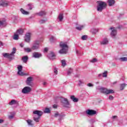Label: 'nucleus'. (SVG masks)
<instances>
[{"label": "nucleus", "instance_id": "obj_1", "mask_svg": "<svg viewBox=\"0 0 127 127\" xmlns=\"http://www.w3.org/2000/svg\"><path fill=\"white\" fill-rule=\"evenodd\" d=\"M43 115V112L39 110H35L33 112V120L36 123H39V119Z\"/></svg>", "mask_w": 127, "mask_h": 127}, {"label": "nucleus", "instance_id": "obj_2", "mask_svg": "<svg viewBox=\"0 0 127 127\" xmlns=\"http://www.w3.org/2000/svg\"><path fill=\"white\" fill-rule=\"evenodd\" d=\"M107 8V3L103 1H97V10L99 12H102L104 9Z\"/></svg>", "mask_w": 127, "mask_h": 127}, {"label": "nucleus", "instance_id": "obj_3", "mask_svg": "<svg viewBox=\"0 0 127 127\" xmlns=\"http://www.w3.org/2000/svg\"><path fill=\"white\" fill-rule=\"evenodd\" d=\"M60 46L62 49L59 51V53L60 54H66L68 48L67 43L61 42L60 44Z\"/></svg>", "mask_w": 127, "mask_h": 127}, {"label": "nucleus", "instance_id": "obj_4", "mask_svg": "<svg viewBox=\"0 0 127 127\" xmlns=\"http://www.w3.org/2000/svg\"><path fill=\"white\" fill-rule=\"evenodd\" d=\"M101 92L103 94L109 95V94H114V91L112 89H108L105 87H101L100 89Z\"/></svg>", "mask_w": 127, "mask_h": 127}, {"label": "nucleus", "instance_id": "obj_5", "mask_svg": "<svg viewBox=\"0 0 127 127\" xmlns=\"http://www.w3.org/2000/svg\"><path fill=\"white\" fill-rule=\"evenodd\" d=\"M40 47V42L39 41H35L31 47L32 50H37L39 49Z\"/></svg>", "mask_w": 127, "mask_h": 127}, {"label": "nucleus", "instance_id": "obj_6", "mask_svg": "<svg viewBox=\"0 0 127 127\" xmlns=\"http://www.w3.org/2000/svg\"><path fill=\"white\" fill-rule=\"evenodd\" d=\"M61 102L64 107H65V108H71L70 103H69V101H68V99L63 98L61 99Z\"/></svg>", "mask_w": 127, "mask_h": 127}, {"label": "nucleus", "instance_id": "obj_7", "mask_svg": "<svg viewBox=\"0 0 127 127\" xmlns=\"http://www.w3.org/2000/svg\"><path fill=\"white\" fill-rule=\"evenodd\" d=\"M32 91V88L29 86H25L22 90V93L23 94H29L30 92Z\"/></svg>", "mask_w": 127, "mask_h": 127}, {"label": "nucleus", "instance_id": "obj_8", "mask_svg": "<svg viewBox=\"0 0 127 127\" xmlns=\"http://www.w3.org/2000/svg\"><path fill=\"white\" fill-rule=\"evenodd\" d=\"M33 77H28L27 78V80L26 81V84L28 85V86H30V87H32L33 85Z\"/></svg>", "mask_w": 127, "mask_h": 127}, {"label": "nucleus", "instance_id": "obj_9", "mask_svg": "<svg viewBox=\"0 0 127 127\" xmlns=\"http://www.w3.org/2000/svg\"><path fill=\"white\" fill-rule=\"evenodd\" d=\"M16 51V49L15 48H13L12 49V52L11 53L9 54L8 56V59H10V60H12L14 58V54H15V52Z\"/></svg>", "mask_w": 127, "mask_h": 127}, {"label": "nucleus", "instance_id": "obj_10", "mask_svg": "<svg viewBox=\"0 0 127 127\" xmlns=\"http://www.w3.org/2000/svg\"><path fill=\"white\" fill-rule=\"evenodd\" d=\"M111 30V35L113 38H115L117 36V28L115 27H111L110 28Z\"/></svg>", "mask_w": 127, "mask_h": 127}, {"label": "nucleus", "instance_id": "obj_11", "mask_svg": "<svg viewBox=\"0 0 127 127\" xmlns=\"http://www.w3.org/2000/svg\"><path fill=\"white\" fill-rule=\"evenodd\" d=\"M85 113L87 116H94V115L97 114V111L93 110L88 109L86 111Z\"/></svg>", "mask_w": 127, "mask_h": 127}, {"label": "nucleus", "instance_id": "obj_12", "mask_svg": "<svg viewBox=\"0 0 127 127\" xmlns=\"http://www.w3.org/2000/svg\"><path fill=\"white\" fill-rule=\"evenodd\" d=\"M9 5V1L6 0H0V6H7Z\"/></svg>", "mask_w": 127, "mask_h": 127}, {"label": "nucleus", "instance_id": "obj_13", "mask_svg": "<svg viewBox=\"0 0 127 127\" xmlns=\"http://www.w3.org/2000/svg\"><path fill=\"white\" fill-rule=\"evenodd\" d=\"M17 69H18V72H17L18 75H19L20 76H24V75H25V73L22 72V65H18Z\"/></svg>", "mask_w": 127, "mask_h": 127}, {"label": "nucleus", "instance_id": "obj_14", "mask_svg": "<svg viewBox=\"0 0 127 127\" xmlns=\"http://www.w3.org/2000/svg\"><path fill=\"white\" fill-rule=\"evenodd\" d=\"M32 57L34 58H40L41 57H42V54L38 52H34L33 53Z\"/></svg>", "mask_w": 127, "mask_h": 127}, {"label": "nucleus", "instance_id": "obj_15", "mask_svg": "<svg viewBox=\"0 0 127 127\" xmlns=\"http://www.w3.org/2000/svg\"><path fill=\"white\" fill-rule=\"evenodd\" d=\"M24 39L26 42L29 43L30 42V33H27L26 34Z\"/></svg>", "mask_w": 127, "mask_h": 127}, {"label": "nucleus", "instance_id": "obj_16", "mask_svg": "<svg viewBox=\"0 0 127 127\" xmlns=\"http://www.w3.org/2000/svg\"><path fill=\"white\" fill-rule=\"evenodd\" d=\"M109 43V40L107 38H104L100 42V44L102 45H107Z\"/></svg>", "mask_w": 127, "mask_h": 127}, {"label": "nucleus", "instance_id": "obj_17", "mask_svg": "<svg viewBox=\"0 0 127 127\" xmlns=\"http://www.w3.org/2000/svg\"><path fill=\"white\" fill-rule=\"evenodd\" d=\"M85 27V25H78L76 27V29L79 31H81Z\"/></svg>", "mask_w": 127, "mask_h": 127}, {"label": "nucleus", "instance_id": "obj_18", "mask_svg": "<svg viewBox=\"0 0 127 127\" xmlns=\"http://www.w3.org/2000/svg\"><path fill=\"white\" fill-rule=\"evenodd\" d=\"M18 104V102H17V101L12 99L9 103V105L10 106H13V105H17Z\"/></svg>", "mask_w": 127, "mask_h": 127}, {"label": "nucleus", "instance_id": "obj_19", "mask_svg": "<svg viewBox=\"0 0 127 127\" xmlns=\"http://www.w3.org/2000/svg\"><path fill=\"white\" fill-rule=\"evenodd\" d=\"M70 99L71 101H73L74 103H77L78 101H79V99L77 98H75V96L74 95L70 96Z\"/></svg>", "mask_w": 127, "mask_h": 127}, {"label": "nucleus", "instance_id": "obj_20", "mask_svg": "<svg viewBox=\"0 0 127 127\" xmlns=\"http://www.w3.org/2000/svg\"><path fill=\"white\" fill-rule=\"evenodd\" d=\"M108 2L109 6H113L115 4L116 1L115 0H108Z\"/></svg>", "mask_w": 127, "mask_h": 127}, {"label": "nucleus", "instance_id": "obj_21", "mask_svg": "<svg viewBox=\"0 0 127 127\" xmlns=\"http://www.w3.org/2000/svg\"><path fill=\"white\" fill-rule=\"evenodd\" d=\"M37 14L39 16H44V15H46V12L45 11H41L37 13Z\"/></svg>", "mask_w": 127, "mask_h": 127}, {"label": "nucleus", "instance_id": "obj_22", "mask_svg": "<svg viewBox=\"0 0 127 127\" xmlns=\"http://www.w3.org/2000/svg\"><path fill=\"white\" fill-rule=\"evenodd\" d=\"M22 61L24 63H27L28 61V57L27 56H24L22 58Z\"/></svg>", "mask_w": 127, "mask_h": 127}, {"label": "nucleus", "instance_id": "obj_23", "mask_svg": "<svg viewBox=\"0 0 127 127\" xmlns=\"http://www.w3.org/2000/svg\"><path fill=\"white\" fill-rule=\"evenodd\" d=\"M15 33L18 34V35H22L23 34V30L22 29H19L16 31Z\"/></svg>", "mask_w": 127, "mask_h": 127}, {"label": "nucleus", "instance_id": "obj_24", "mask_svg": "<svg viewBox=\"0 0 127 127\" xmlns=\"http://www.w3.org/2000/svg\"><path fill=\"white\" fill-rule=\"evenodd\" d=\"M48 57H49L50 59H51V60H53L54 59H55V54H54V53H52L51 54H50Z\"/></svg>", "mask_w": 127, "mask_h": 127}, {"label": "nucleus", "instance_id": "obj_25", "mask_svg": "<svg viewBox=\"0 0 127 127\" xmlns=\"http://www.w3.org/2000/svg\"><path fill=\"white\" fill-rule=\"evenodd\" d=\"M44 113L45 114H50L51 113V110L48 108H46L44 110Z\"/></svg>", "mask_w": 127, "mask_h": 127}, {"label": "nucleus", "instance_id": "obj_26", "mask_svg": "<svg viewBox=\"0 0 127 127\" xmlns=\"http://www.w3.org/2000/svg\"><path fill=\"white\" fill-rule=\"evenodd\" d=\"M19 38V37L17 33H14V36L13 37V39H14V40H18Z\"/></svg>", "mask_w": 127, "mask_h": 127}, {"label": "nucleus", "instance_id": "obj_27", "mask_svg": "<svg viewBox=\"0 0 127 127\" xmlns=\"http://www.w3.org/2000/svg\"><path fill=\"white\" fill-rule=\"evenodd\" d=\"M119 61L121 62H127V57H122L119 58Z\"/></svg>", "mask_w": 127, "mask_h": 127}, {"label": "nucleus", "instance_id": "obj_28", "mask_svg": "<svg viewBox=\"0 0 127 127\" xmlns=\"http://www.w3.org/2000/svg\"><path fill=\"white\" fill-rule=\"evenodd\" d=\"M6 25L4 21H0V27H3Z\"/></svg>", "mask_w": 127, "mask_h": 127}, {"label": "nucleus", "instance_id": "obj_29", "mask_svg": "<svg viewBox=\"0 0 127 127\" xmlns=\"http://www.w3.org/2000/svg\"><path fill=\"white\" fill-rule=\"evenodd\" d=\"M34 6L32 4H28L27 6V9H29V10H31L33 8Z\"/></svg>", "mask_w": 127, "mask_h": 127}, {"label": "nucleus", "instance_id": "obj_30", "mask_svg": "<svg viewBox=\"0 0 127 127\" xmlns=\"http://www.w3.org/2000/svg\"><path fill=\"white\" fill-rule=\"evenodd\" d=\"M126 86H127V84H126V83L121 84L120 85L121 91H123V90H124V89H125V88H126Z\"/></svg>", "mask_w": 127, "mask_h": 127}, {"label": "nucleus", "instance_id": "obj_31", "mask_svg": "<svg viewBox=\"0 0 127 127\" xmlns=\"http://www.w3.org/2000/svg\"><path fill=\"white\" fill-rule=\"evenodd\" d=\"M20 11H21V12H22V13L23 14H25L26 15L29 14V13L28 12L24 10V9H23V8L20 9Z\"/></svg>", "mask_w": 127, "mask_h": 127}, {"label": "nucleus", "instance_id": "obj_32", "mask_svg": "<svg viewBox=\"0 0 127 127\" xmlns=\"http://www.w3.org/2000/svg\"><path fill=\"white\" fill-rule=\"evenodd\" d=\"M108 71H105L103 73H102V77L103 78H107L108 77Z\"/></svg>", "mask_w": 127, "mask_h": 127}, {"label": "nucleus", "instance_id": "obj_33", "mask_svg": "<svg viewBox=\"0 0 127 127\" xmlns=\"http://www.w3.org/2000/svg\"><path fill=\"white\" fill-rule=\"evenodd\" d=\"M99 31V29H92L91 30V32L93 33L94 34H96L97 32Z\"/></svg>", "mask_w": 127, "mask_h": 127}, {"label": "nucleus", "instance_id": "obj_34", "mask_svg": "<svg viewBox=\"0 0 127 127\" xmlns=\"http://www.w3.org/2000/svg\"><path fill=\"white\" fill-rule=\"evenodd\" d=\"M28 126H33V124H32V120H28L26 121Z\"/></svg>", "mask_w": 127, "mask_h": 127}, {"label": "nucleus", "instance_id": "obj_35", "mask_svg": "<svg viewBox=\"0 0 127 127\" xmlns=\"http://www.w3.org/2000/svg\"><path fill=\"white\" fill-rule=\"evenodd\" d=\"M24 50L25 52H27L28 53H29V52H31V49L29 48H24Z\"/></svg>", "mask_w": 127, "mask_h": 127}, {"label": "nucleus", "instance_id": "obj_36", "mask_svg": "<svg viewBox=\"0 0 127 127\" xmlns=\"http://www.w3.org/2000/svg\"><path fill=\"white\" fill-rule=\"evenodd\" d=\"M61 63L62 66H63V67H65V66H66V61H65V60H62Z\"/></svg>", "mask_w": 127, "mask_h": 127}, {"label": "nucleus", "instance_id": "obj_37", "mask_svg": "<svg viewBox=\"0 0 127 127\" xmlns=\"http://www.w3.org/2000/svg\"><path fill=\"white\" fill-rule=\"evenodd\" d=\"M59 19L60 21L63 20V14H60L59 15Z\"/></svg>", "mask_w": 127, "mask_h": 127}, {"label": "nucleus", "instance_id": "obj_38", "mask_svg": "<svg viewBox=\"0 0 127 127\" xmlns=\"http://www.w3.org/2000/svg\"><path fill=\"white\" fill-rule=\"evenodd\" d=\"M47 21V19H41L39 21V23L42 24L43 23H45Z\"/></svg>", "mask_w": 127, "mask_h": 127}, {"label": "nucleus", "instance_id": "obj_39", "mask_svg": "<svg viewBox=\"0 0 127 127\" xmlns=\"http://www.w3.org/2000/svg\"><path fill=\"white\" fill-rule=\"evenodd\" d=\"M8 118L9 120H12L14 118V113H12L11 115L8 116Z\"/></svg>", "mask_w": 127, "mask_h": 127}, {"label": "nucleus", "instance_id": "obj_40", "mask_svg": "<svg viewBox=\"0 0 127 127\" xmlns=\"http://www.w3.org/2000/svg\"><path fill=\"white\" fill-rule=\"evenodd\" d=\"M73 72V69L72 68H69L67 71V75H71V73Z\"/></svg>", "mask_w": 127, "mask_h": 127}, {"label": "nucleus", "instance_id": "obj_41", "mask_svg": "<svg viewBox=\"0 0 127 127\" xmlns=\"http://www.w3.org/2000/svg\"><path fill=\"white\" fill-rule=\"evenodd\" d=\"M55 40H56V38L53 36H52L50 39L51 42H53Z\"/></svg>", "mask_w": 127, "mask_h": 127}, {"label": "nucleus", "instance_id": "obj_42", "mask_svg": "<svg viewBox=\"0 0 127 127\" xmlns=\"http://www.w3.org/2000/svg\"><path fill=\"white\" fill-rule=\"evenodd\" d=\"M58 116L61 117V115H59V113H58V112L55 113V115L54 116L55 118H57V117Z\"/></svg>", "mask_w": 127, "mask_h": 127}, {"label": "nucleus", "instance_id": "obj_43", "mask_svg": "<svg viewBox=\"0 0 127 127\" xmlns=\"http://www.w3.org/2000/svg\"><path fill=\"white\" fill-rule=\"evenodd\" d=\"M9 54H8V53H4V54H3V57H5L6 58H8Z\"/></svg>", "mask_w": 127, "mask_h": 127}, {"label": "nucleus", "instance_id": "obj_44", "mask_svg": "<svg viewBox=\"0 0 127 127\" xmlns=\"http://www.w3.org/2000/svg\"><path fill=\"white\" fill-rule=\"evenodd\" d=\"M81 39L82 40H86L87 39V36L86 35H83L81 37Z\"/></svg>", "mask_w": 127, "mask_h": 127}, {"label": "nucleus", "instance_id": "obj_45", "mask_svg": "<svg viewBox=\"0 0 127 127\" xmlns=\"http://www.w3.org/2000/svg\"><path fill=\"white\" fill-rule=\"evenodd\" d=\"M89 122L91 123V124H94V123L96 122V120H95L94 119H92L90 120Z\"/></svg>", "mask_w": 127, "mask_h": 127}, {"label": "nucleus", "instance_id": "obj_46", "mask_svg": "<svg viewBox=\"0 0 127 127\" xmlns=\"http://www.w3.org/2000/svg\"><path fill=\"white\" fill-rule=\"evenodd\" d=\"M90 62H91V63H95V62H97V59H93L90 61Z\"/></svg>", "mask_w": 127, "mask_h": 127}, {"label": "nucleus", "instance_id": "obj_47", "mask_svg": "<svg viewBox=\"0 0 127 127\" xmlns=\"http://www.w3.org/2000/svg\"><path fill=\"white\" fill-rule=\"evenodd\" d=\"M54 72L56 75H57V74L58 73V71L57 68H54Z\"/></svg>", "mask_w": 127, "mask_h": 127}, {"label": "nucleus", "instance_id": "obj_48", "mask_svg": "<svg viewBox=\"0 0 127 127\" xmlns=\"http://www.w3.org/2000/svg\"><path fill=\"white\" fill-rule=\"evenodd\" d=\"M109 100H110L111 101H113V100H114V96L110 95L109 96Z\"/></svg>", "mask_w": 127, "mask_h": 127}, {"label": "nucleus", "instance_id": "obj_49", "mask_svg": "<svg viewBox=\"0 0 127 127\" xmlns=\"http://www.w3.org/2000/svg\"><path fill=\"white\" fill-rule=\"evenodd\" d=\"M87 86H88V87H93V86H94V85H93L92 83H88V84H87Z\"/></svg>", "mask_w": 127, "mask_h": 127}, {"label": "nucleus", "instance_id": "obj_50", "mask_svg": "<svg viewBox=\"0 0 127 127\" xmlns=\"http://www.w3.org/2000/svg\"><path fill=\"white\" fill-rule=\"evenodd\" d=\"M48 51V48H45L44 50V52H47Z\"/></svg>", "mask_w": 127, "mask_h": 127}, {"label": "nucleus", "instance_id": "obj_51", "mask_svg": "<svg viewBox=\"0 0 127 127\" xmlns=\"http://www.w3.org/2000/svg\"><path fill=\"white\" fill-rule=\"evenodd\" d=\"M53 108H54V109H57V105L55 104L53 105Z\"/></svg>", "mask_w": 127, "mask_h": 127}, {"label": "nucleus", "instance_id": "obj_52", "mask_svg": "<svg viewBox=\"0 0 127 127\" xmlns=\"http://www.w3.org/2000/svg\"><path fill=\"white\" fill-rule=\"evenodd\" d=\"M76 54H77V55H80L81 54V53H80V52H79V51L78 50L76 51Z\"/></svg>", "mask_w": 127, "mask_h": 127}, {"label": "nucleus", "instance_id": "obj_53", "mask_svg": "<svg viewBox=\"0 0 127 127\" xmlns=\"http://www.w3.org/2000/svg\"><path fill=\"white\" fill-rule=\"evenodd\" d=\"M20 47L22 48L23 46H24V44L23 43L20 44Z\"/></svg>", "mask_w": 127, "mask_h": 127}, {"label": "nucleus", "instance_id": "obj_54", "mask_svg": "<svg viewBox=\"0 0 127 127\" xmlns=\"http://www.w3.org/2000/svg\"><path fill=\"white\" fill-rule=\"evenodd\" d=\"M117 118H118V116H114L112 117V119H113V120H115V119H117Z\"/></svg>", "mask_w": 127, "mask_h": 127}, {"label": "nucleus", "instance_id": "obj_55", "mask_svg": "<svg viewBox=\"0 0 127 127\" xmlns=\"http://www.w3.org/2000/svg\"><path fill=\"white\" fill-rule=\"evenodd\" d=\"M3 122H4V121H3V120L0 119V124H2V123H3Z\"/></svg>", "mask_w": 127, "mask_h": 127}, {"label": "nucleus", "instance_id": "obj_56", "mask_svg": "<svg viewBox=\"0 0 127 127\" xmlns=\"http://www.w3.org/2000/svg\"><path fill=\"white\" fill-rule=\"evenodd\" d=\"M117 83H118V82L117 81H115V82H113V85H116V84H117Z\"/></svg>", "mask_w": 127, "mask_h": 127}, {"label": "nucleus", "instance_id": "obj_57", "mask_svg": "<svg viewBox=\"0 0 127 127\" xmlns=\"http://www.w3.org/2000/svg\"><path fill=\"white\" fill-rule=\"evenodd\" d=\"M0 46H2V43L0 41Z\"/></svg>", "mask_w": 127, "mask_h": 127}, {"label": "nucleus", "instance_id": "obj_58", "mask_svg": "<svg viewBox=\"0 0 127 127\" xmlns=\"http://www.w3.org/2000/svg\"><path fill=\"white\" fill-rule=\"evenodd\" d=\"M101 76H102V74H98V77H101Z\"/></svg>", "mask_w": 127, "mask_h": 127}, {"label": "nucleus", "instance_id": "obj_59", "mask_svg": "<svg viewBox=\"0 0 127 127\" xmlns=\"http://www.w3.org/2000/svg\"><path fill=\"white\" fill-rule=\"evenodd\" d=\"M79 85H81V80H79Z\"/></svg>", "mask_w": 127, "mask_h": 127}, {"label": "nucleus", "instance_id": "obj_60", "mask_svg": "<svg viewBox=\"0 0 127 127\" xmlns=\"http://www.w3.org/2000/svg\"><path fill=\"white\" fill-rule=\"evenodd\" d=\"M99 83H100L99 82H96V84H99Z\"/></svg>", "mask_w": 127, "mask_h": 127}, {"label": "nucleus", "instance_id": "obj_61", "mask_svg": "<svg viewBox=\"0 0 127 127\" xmlns=\"http://www.w3.org/2000/svg\"><path fill=\"white\" fill-rule=\"evenodd\" d=\"M45 84H46L45 82H44V83H43L44 85H45Z\"/></svg>", "mask_w": 127, "mask_h": 127}]
</instances>
